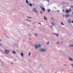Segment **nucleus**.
Listing matches in <instances>:
<instances>
[{
    "label": "nucleus",
    "instance_id": "49",
    "mask_svg": "<svg viewBox=\"0 0 73 73\" xmlns=\"http://www.w3.org/2000/svg\"><path fill=\"white\" fill-rule=\"evenodd\" d=\"M0 45H1V44H0Z\"/></svg>",
    "mask_w": 73,
    "mask_h": 73
},
{
    "label": "nucleus",
    "instance_id": "39",
    "mask_svg": "<svg viewBox=\"0 0 73 73\" xmlns=\"http://www.w3.org/2000/svg\"><path fill=\"white\" fill-rule=\"evenodd\" d=\"M13 9L14 10V11H15L16 10V9Z\"/></svg>",
    "mask_w": 73,
    "mask_h": 73
},
{
    "label": "nucleus",
    "instance_id": "22",
    "mask_svg": "<svg viewBox=\"0 0 73 73\" xmlns=\"http://www.w3.org/2000/svg\"><path fill=\"white\" fill-rule=\"evenodd\" d=\"M26 3H28V1L27 0L26 1Z\"/></svg>",
    "mask_w": 73,
    "mask_h": 73
},
{
    "label": "nucleus",
    "instance_id": "44",
    "mask_svg": "<svg viewBox=\"0 0 73 73\" xmlns=\"http://www.w3.org/2000/svg\"><path fill=\"white\" fill-rule=\"evenodd\" d=\"M64 65H65V66H66V64H63Z\"/></svg>",
    "mask_w": 73,
    "mask_h": 73
},
{
    "label": "nucleus",
    "instance_id": "52",
    "mask_svg": "<svg viewBox=\"0 0 73 73\" xmlns=\"http://www.w3.org/2000/svg\"><path fill=\"white\" fill-rule=\"evenodd\" d=\"M28 5H29V4H28Z\"/></svg>",
    "mask_w": 73,
    "mask_h": 73
},
{
    "label": "nucleus",
    "instance_id": "30",
    "mask_svg": "<svg viewBox=\"0 0 73 73\" xmlns=\"http://www.w3.org/2000/svg\"><path fill=\"white\" fill-rule=\"evenodd\" d=\"M71 66H73V64H71Z\"/></svg>",
    "mask_w": 73,
    "mask_h": 73
},
{
    "label": "nucleus",
    "instance_id": "10",
    "mask_svg": "<svg viewBox=\"0 0 73 73\" xmlns=\"http://www.w3.org/2000/svg\"><path fill=\"white\" fill-rule=\"evenodd\" d=\"M13 53L14 54H17V53H16V52H15V51H13Z\"/></svg>",
    "mask_w": 73,
    "mask_h": 73
},
{
    "label": "nucleus",
    "instance_id": "9",
    "mask_svg": "<svg viewBox=\"0 0 73 73\" xmlns=\"http://www.w3.org/2000/svg\"><path fill=\"white\" fill-rule=\"evenodd\" d=\"M68 59L69 60H70V61H73V59L71 58H68Z\"/></svg>",
    "mask_w": 73,
    "mask_h": 73
},
{
    "label": "nucleus",
    "instance_id": "47",
    "mask_svg": "<svg viewBox=\"0 0 73 73\" xmlns=\"http://www.w3.org/2000/svg\"><path fill=\"white\" fill-rule=\"evenodd\" d=\"M0 41H1V39H0Z\"/></svg>",
    "mask_w": 73,
    "mask_h": 73
},
{
    "label": "nucleus",
    "instance_id": "43",
    "mask_svg": "<svg viewBox=\"0 0 73 73\" xmlns=\"http://www.w3.org/2000/svg\"><path fill=\"white\" fill-rule=\"evenodd\" d=\"M37 16H38V13H37Z\"/></svg>",
    "mask_w": 73,
    "mask_h": 73
},
{
    "label": "nucleus",
    "instance_id": "16",
    "mask_svg": "<svg viewBox=\"0 0 73 73\" xmlns=\"http://www.w3.org/2000/svg\"><path fill=\"white\" fill-rule=\"evenodd\" d=\"M29 6H31V7H32V3H30L29 4Z\"/></svg>",
    "mask_w": 73,
    "mask_h": 73
},
{
    "label": "nucleus",
    "instance_id": "31",
    "mask_svg": "<svg viewBox=\"0 0 73 73\" xmlns=\"http://www.w3.org/2000/svg\"><path fill=\"white\" fill-rule=\"evenodd\" d=\"M30 54H31V52H30L29 54V56H30Z\"/></svg>",
    "mask_w": 73,
    "mask_h": 73
},
{
    "label": "nucleus",
    "instance_id": "54",
    "mask_svg": "<svg viewBox=\"0 0 73 73\" xmlns=\"http://www.w3.org/2000/svg\"><path fill=\"white\" fill-rule=\"evenodd\" d=\"M22 7H23V5H22Z\"/></svg>",
    "mask_w": 73,
    "mask_h": 73
},
{
    "label": "nucleus",
    "instance_id": "23",
    "mask_svg": "<svg viewBox=\"0 0 73 73\" xmlns=\"http://www.w3.org/2000/svg\"><path fill=\"white\" fill-rule=\"evenodd\" d=\"M40 13L41 14V15L42 14V11H40Z\"/></svg>",
    "mask_w": 73,
    "mask_h": 73
},
{
    "label": "nucleus",
    "instance_id": "14",
    "mask_svg": "<svg viewBox=\"0 0 73 73\" xmlns=\"http://www.w3.org/2000/svg\"><path fill=\"white\" fill-rule=\"evenodd\" d=\"M44 19H45V20H47V18H46V17L45 16H44Z\"/></svg>",
    "mask_w": 73,
    "mask_h": 73
},
{
    "label": "nucleus",
    "instance_id": "51",
    "mask_svg": "<svg viewBox=\"0 0 73 73\" xmlns=\"http://www.w3.org/2000/svg\"><path fill=\"white\" fill-rule=\"evenodd\" d=\"M72 1V0H71L70 1Z\"/></svg>",
    "mask_w": 73,
    "mask_h": 73
},
{
    "label": "nucleus",
    "instance_id": "5",
    "mask_svg": "<svg viewBox=\"0 0 73 73\" xmlns=\"http://www.w3.org/2000/svg\"><path fill=\"white\" fill-rule=\"evenodd\" d=\"M65 17L66 18L68 17H69L70 16V15L69 14H66L65 15Z\"/></svg>",
    "mask_w": 73,
    "mask_h": 73
},
{
    "label": "nucleus",
    "instance_id": "1",
    "mask_svg": "<svg viewBox=\"0 0 73 73\" xmlns=\"http://www.w3.org/2000/svg\"><path fill=\"white\" fill-rule=\"evenodd\" d=\"M40 51L42 52H45L46 51V50L44 48H42L40 49Z\"/></svg>",
    "mask_w": 73,
    "mask_h": 73
},
{
    "label": "nucleus",
    "instance_id": "48",
    "mask_svg": "<svg viewBox=\"0 0 73 73\" xmlns=\"http://www.w3.org/2000/svg\"><path fill=\"white\" fill-rule=\"evenodd\" d=\"M63 17H65V16H64V15H63Z\"/></svg>",
    "mask_w": 73,
    "mask_h": 73
},
{
    "label": "nucleus",
    "instance_id": "38",
    "mask_svg": "<svg viewBox=\"0 0 73 73\" xmlns=\"http://www.w3.org/2000/svg\"><path fill=\"white\" fill-rule=\"evenodd\" d=\"M63 12H65V11L64 10H63Z\"/></svg>",
    "mask_w": 73,
    "mask_h": 73
},
{
    "label": "nucleus",
    "instance_id": "29",
    "mask_svg": "<svg viewBox=\"0 0 73 73\" xmlns=\"http://www.w3.org/2000/svg\"><path fill=\"white\" fill-rule=\"evenodd\" d=\"M27 17H28L29 18H30L31 19H32V17H29L28 16H27Z\"/></svg>",
    "mask_w": 73,
    "mask_h": 73
},
{
    "label": "nucleus",
    "instance_id": "34",
    "mask_svg": "<svg viewBox=\"0 0 73 73\" xmlns=\"http://www.w3.org/2000/svg\"><path fill=\"white\" fill-rule=\"evenodd\" d=\"M38 24H40L41 25V23H38Z\"/></svg>",
    "mask_w": 73,
    "mask_h": 73
},
{
    "label": "nucleus",
    "instance_id": "20",
    "mask_svg": "<svg viewBox=\"0 0 73 73\" xmlns=\"http://www.w3.org/2000/svg\"><path fill=\"white\" fill-rule=\"evenodd\" d=\"M50 11V9H48V13H49Z\"/></svg>",
    "mask_w": 73,
    "mask_h": 73
},
{
    "label": "nucleus",
    "instance_id": "58",
    "mask_svg": "<svg viewBox=\"0 0 73 73\" xmlns=\"http://www.w3.org/2000/svg\"><path fill=\"white\" fill-rule=\"evenodd\" d=\"M15 61H16V60H15Z\"/></svg>",
    "mask_w": 73,
    "mask_h": 73
},
{
    "label": "nucleus",
    "instance_id": "2",
    "mask_svg": "<svg viewBox=\"0 0 73 73\" xmlns=\"http://www.w3.org/2000/svg\"><path fill=\"white\" fill-rule=\"evenodd\" d=\"M9 52H10V50H5V54H8L9 53Z\"/></svg>",
    "mask_w": 73,
    "mask_h": 73
},
{
    "label": "nucleus",
    "instance_id": "17",
    "mask_svg": "<svg viewBox=\"0 0 73 73\" xmlns=\"http://www.w3.org/2000/svg\"><path fill=\"white\" fill-rule=\"evenodd\" d=\"M61 24L62 25H64V23H63V22H61Z\"/></svg>",
    "mask_w": 73,
    "mask_h": 73
},
{
    "label": "nucleus",
    "instance_id": "59",
    "mask_svg": "<svg viewBox=\"0 0 73 73\" xmlns=\"http://www.w3.org/2000/svg\"><path fill=\"white\" fill-rule=\"evenodd\" d=\"M72 15H73V14H72Z\"/></svg>",
    "mask_w": 73,
    "mask_h": 73
},
{
    "label": "nucleus",
    "instance_id": "24",
    "mask_svg": "<svg viewBox=\"0 0 73 73\" xmlns=\"http://www.w3.org/2000/svg\"><path fill=\"white\" fill-rule=\"evenodd\" d=\"M70 12H71V11H72V10H71V9H69V10H68Z\"/></svg>",
    "mask_w": 73,
    "mask_h": 73
},
{
    "label": "nucleus",
    "instance_id": "40",
    "mask_svg": "<svg viewBox=\"0 0 73 73\" xmlns=\"http://www.w3.org/2000/svg\"><path fill=\"white\" fill-rule=\"evenodd\" d=\"M51 28H52L53 27V26H51Z\"/></svg>",
    "mask_w": 73,
    "mask_h": 73
},
{
    "label": "nucleus",
    "instance_id": "6",
    "mask_svg": "<svg viewBox=\"0 0 73 73\" xmlns=\"http://www.w3.org/2000/svg\"><path fill=\"white\" fill-rule=\"evenodd\" d=\"M42 11H43V12H45V8L44 7H42Z\"/></svg>",
    "mask_w": 73,
    "mask_h": 73
},
{
    "label": "nucleus",
    "instance_id": "19",
    "mask_svg": "<svg viewBox=\"0 0 73 73\" xmlns=\"http://www.w3.org/2000/svg\"><path fill=\"white\" fill-rule=\"evenodd\" d=\"M62 3L63 4H65V1H63V2H62Z\"/></svg>",
    "mask_w": 73,
    "mask_h": 73
},
{
    "label": "nucleus",
    "instance_id": "32",
    "mask_svg": "<svg viewBox=\"0 0 73 73\" xmlns=\"http://www.w3.org/2000/svg\"><path fill=\"white\" fill-rule=\"evenodd\" d=\"M46 1H47L48 2L49 1V0H46Z\"/></svg>",
    "mask_w": 73,
    "mask_h": 73
},
{
    "label": "nucleus",
    "instance_id": "7",
    "mask_svg": "<svg viewBox=\"0 0 73 73\" xmlns=\"http://www.w3.org/2000/svg\"><path fill=\"white\" fill-rule=\"evenodd\" d=\"M66 13H69V11L68 10L66 9Z\"/></svg>",
    "mask_w": 73,
    "mask_h": 73
},
{
    "label": "nucleus",
    "instance_id": "12",
    "mask_svg": "<svg viewBox=\"0 0 73 73\" xmlns=\"http://www.w3.org/2000/svg\"><path fill=\"white\" fill-rule=\"evenodd\" d=\"M34 34V35H35V37H37V34L36 33H35Z\"/></svg>",
    "mask_w": 73,
    "mask_h": 73
},
{
    "label": "nucleus",
    "instance_id": "42",
    "mask_svg": "<svg viewBox=\"0 0 73 73\" xmlns=\"http://www.w3.org/2000/svg\"><path fill=\"white\" fill-rule=\"evenodd\" d=\"M1 50V51L2 52H3V51H2V50Z\"/></svg>",
    "mask_w": 73,
    "mask_h": 73
},
{
    "label": "nucleus",
    "instance_id": "8",
    "mask_svg": "<svg viewBox=\"0 0 73 73\" xmlns=\"http://www.w3.org/2000/svg\"><path fill=\"white\" fill-rule=\"evenodd\" d=\"M68 46H69V47H73V44H69L68 45Z\"/></svg>",
    "mask_w": 73,
    "mask_h": 73
},
{
    "label": "nucleus",
    "instance_id": "41",
    "mask_svg": "<svg viewBox=\"0 0 73 73\" xmlns=\"http://www.w3.org/2000/svg\"><path fill=\"white\" fill-rule=\"evenodd\" d=\"M72 23H73V21H72V22H71Z\"/></svg>",
    "mask_w": 73,
    "mask_h": 73
},
{
    "label": "nucleus",
    "instance_id": "36",
    "mask_svg": "<svg viewBox=\"0 0 73 73\" xmlns=\"http://www.w3.org/2000/svg\"><path fill=\"white\" fill-rule=\"evenodd\" d=\"M40 8H42V6H40Z\"/></svg>",
    "mask_w": 73,
    "mask_h": 73
},
{
    "label": "nucleus",
    "instance_id": "45",
    "mask_svg": "<svg viewBox=\"0 0 73 73\" xmlns=\"http://www.w3.org/2000/svg\"><path fill=\"white\" fill-rule=\"evenodd\" d=\"M66 4H69V3H66Z\"/></svg>",
    "mask_w": 73,
    "mask_h": 73
},
{
    "label": "nucleus",
    "instance_id": "13",
    "mask_svg": "<svg viewBox=\"0 0 73 73\" xmlns=\"http://www.w3.org/2000/svg\"><path fill=\"white\" fill-rule=\"evenodd\" d=\"M21 55L22 57H23V56H24V54L23 53L21 52Z\"/></svg>",
    "mask_w": 73,
    "mask_h": 73
},
{
    "label": "nucleus",
    "instance_id": "53",
    "mask_svg": "<svg viewBox=\"0 0 73 73\" xmlns=\"http://www.w3.org/2000/svg\"><path fill=\"white\" fill-rule=\"evenodd\" d=\"M11 64H13V63H11Z\"/></svg>",
    "mask_w": 73,
    "mask_h": 73
},
{
    "label": "nucleus",
    "instance_id": "3",
    "mask_svg": "<svg viewBox=\"0 0 73 73\" xmlns=\"http://www.w3.org/2000/svg\"><path fill=\"white\" fill-rule=\"evenodd\" d=\"M33 11L34 12H35L36 13H37L38 11L37 10V9L35 8H33Z\"/></svg>",
    "mask_w": 73,
    "mask_h": 73
},
{
    "label": "nucleus",
    "instance_id": "27",
    "mask_svg": "<svg viewBox=\"0 0 73 73\" xmlns=\"http://www.w3.org/2000/svg\"><path fill=\"white\" fill-rule=\"evenodd\" d=\"M60 43V42H56L57 44H58Z\"/></svg>",
    "mask_w": 73,
    "mask_h": 73
},
{
    "label": "nucleus",
    "instance_id": "57",
    "mask_svg": "<svg viewBox=\"0 0 73 73\" xmlns=\"http://www.w3.org/2000/svg\"><path fill=\"white\" fill-rule=\"evenodd\" d=\"M15 61H16V60H15Z\"/></svg>",
    "mask_w": 73,
    "mask_h": 73
},
{
    "label": "nucleus",
    "instance_id": "21",
    "mask_svg": "<svg viewBox=\"0 0 73 73\" xmlns=\"http://www.w3.org/2000/svg\"><path fill=\"white\" fill-rule=\"evenodd\" d=\"M26 20H27L28 21H29V22H30V23H31V21L29 19H26Z\"/></svg>",
    "mask_w": 73,
    "mask_h": 73
},
{
    "label": "nucleus",
    "instance_id": "46",
    "mask_svg": "<svg viewBox=\"0 0 73 73\" xmlns=\"http://www.w3.org/2000/svg\"><path fill=\"white\" fill-rule=\"evenodd\" d=\"M53 19V17L51 18V19L52 20Z\"/></svg>",
    "mask_w": 73,
    "mask_h": 73
},
{
    "label": "nucleus",
    "instance_id": "50",
    "mask_svg": "<svg viewBox=\"0 0 73 73\" xmlns=\"http://www.w3.org/2000/svg\"><path fill=\"white\" fill-rule=\"evenodd\" d=\"M54 21H56V20H54Z\"/></svg>",
    "mask_w": 73,
    "mask_h": 73
},
{
    "label": "nucleus",
    "instance_id": "26",
    "mask_svg": "<svg viewBox=\"0 0 73 73\" xmlns=\"http://www.w3.org/2000/svg\"><path fill=\"white\" fill-rule=\"evenodd\" d=\"M47 45L49 44V42H47Z\"/></svg>",
    "mask_w": 73,
    "mask_h": 73
},
{
    "label": "nucleus",
    "instance_id": "37",
    "mask_svg": "<svg viewBox=\"0 0 73 73\" xmlns=\"http://www.w3.org/2000/svg\"><path fill=\"white\" fill-rule=\"evenodd\" d=\"M62 70V71H63V70H64V69H62V70Z\"/></svg>",
    "mask_w": 73,
    "mask_h": 73
},
{
    "label": "nucleus",
    "instance_id": "55",
    "mask_svg": "<svg viewBox=\"0 0 73 73\" xmlns=\"http://www.w3.org/2000/svg\"><path fill=\"white\" fill-rule=\"evenodd\" d=\"M29 39H30V40H31V39L30 38H29Z\"/></svg>",
    "mask_w": 73,
    "mask_h": 73
},
{
    "label": "nucleus",
    "instance_id": "18",
    "mask_svg": "<svg viewBox=\"0 0 73 73\" xmlns=\"http://www.w3.org/2000/svg\"><path fill=\"white\" fill-rule=\"evenodd\" d=\"M51 23L53 25H54H54H56L55 24L53 23Z\"/></svg>",
    "mask_w": 73,
    "mask_h": 73
},
{
    "label": "nucleus",
    "instance_id": "11",
    "mask_svg": "<svg viewBox=\"0 0 73 73\" xmlns=\"http://www.w3.org/2000/svg\"><path fill=\"white\" fill-rule=\"evenodd\" d=\"M38 47L39 48H40L41 47V45L40 44H38Z\"/></svg>",
    "mask_w": 73,
    "mask_h": 73
},
{
    "label": "nucleus",
    "instance_id": "15",
    "mask_svg": "<svg viewBox=\"0 0 73 73\" xmlns=\"http://www.w3.org/2000/svg\"><path fill=\"white\" fill-rule=\"evenodd\" d=\"M54 35H56V36H59V35H58V34H56V33H54Z\"/></svg>",
    "mask_w": 73,
    "mask_h": 73
},
{
    "label": "nucleus",
    "instance_id": "25",
    "mask_svg": "<svg viewBox=\"0 0 73 73\" xmlns=\"http://www.w3.org/2000/svg\"><path fill=\"white\" fill-rule=\"evenodd\" d=\"M71 20V19H70V18L69 19V20L68 21V22H70V21Z\"/></svg>",
    "mask_w": 73,
    "mask_h": 73
},
{
    "label": "nucleus",
    "instance_id": "56",
    "mask_svg": "<svg viewBox=\"0 0 73 73\" xmlns=\"http://www.w3.org/2000/svg\"><path fill=\"white\" fill-rule=\"evenodd\" d=\"M72 14H73V12L72 13Z\"/></svg>",
    "mask_w": 73,
    "mask_h": 73
},
{
    "label": "nucleus",
    "instance_id": "28",
    "mask_svg": "<svg viewBox=\"0 0 73 73\" xmlns=\"http://www.w3.org/2000/svg\"><path fill=\"white\" fill-rule=\"evenodd\" d=\"M69 7H71V8H73V6H69Z\"/></svg>",
    "mask_w": 73,
    "mask_h": 73
},
{
    "label": "nucleus",
    "instance_id": "33",
    "mask_svg": "<svg viewBox=\"0 0 73 73\" xmlns=\"http://www.w3.org/2000/svg\"><path fill=\"white\" fill-rule=\"evenodd\" d=\"M57 11H58V12H60V11H59V10H58Z\"/></svg>",
    "mask_w": 73,
    "mask_h": 73
},
{
    "label": "nucleus",
    "instance_id": "4",
    "mask_svg": "<svg viewBox=\"0 0 73 73\" xmlns=\"http://www.w3.org/2000/svg\"><path fill=\"white\" fill-rule=\"evenodd\" d=\"M35 47L36 49H37L38 48V46L36 44H35Z\"/></svg>",
    "mask_w": 73,
    "mask_h": 73
},
{
    "label": "nucleus",
    "instance_id": "35",
    "mask_svg": "<svg viewBox=\"0 0 73 73\" xmlns=\"http://www.w3.org/2000/svg\"><path fill=\"white\" fill-rule=\"evenodd\" d=\"M33 6H35V4H33Z\"/></svg>",
    "mask_w": 73,
    "mask_h": 73
}]
</instances>
